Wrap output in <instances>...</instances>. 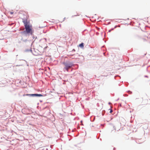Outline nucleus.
I'll return each instance as SVG.
<instances>
[{
	"instance_id": "nucleus-4",
	"label": "nucleus",
	"mask_w": 150,
	"mask_h": 150,
	"mask_svg": "<svg viewBox=\"0 0 150 150\" xmlns=\"http://www.w3.org/2000/svg\"><path fill=\"white\" fill-rule=\"evenodd\" d=\"M79 47L83 48V47H84V44L83 43H82L80 44L79 45Z\"/></svg>"
},
{
	"instance_id": "nucleus-1",
	"label": "nucleus",
	"mask_w": 150,
	"mask_h": 150,
	"mask_svg": "<svg viewBox=\"0 0 150 150\" xmlns=\"http://www.w3.org/2000/svg\"><path fill=\"white\" fill-rule=\"evenodd\" d=\"M23 22L25 29V31H25L27 34L32 35L33 32L32 25H30L27 21H24Z\"/></svg>"
},
{
	"instance_id": "nucleus-5",
	"label": "nucleus",
	"mask_w": 150,
	"mask_h": 150,
	"mask_svg": "<svg viewBox=\"0 0 150 150\" xmlns=\"http://www.w3.org/2000/svg\"><path fill=\"white\" fill-rule=\"evenodd\" d=\"M10 13L11 14H12L13 13V12H10Z\"/></svg>"
},
{
	"instance_id": "nucleus-6",
	"label": "nucleus",
	"mask_w": 150,
	"mask_h": 150,
	"mask_svg": "<svg viewBox=\"0 0 150 150\" xmlns=\"http://www.w3.org/2000/svg\"><path fill=\"white\" fill-rule=\"evenodd\" d=\"M112 112V110H111L110 111V113H111Z\"/></svg>"
},
{
	"instance_id": "nucleus-7",
	"label": "nucleus",
	"mask_w": 150,
	"mask_h": 150,
	"mask_svg": "<svg viewBox=\"0 0 150 150\" xmlns=\"http://www.w3.org/2000/svg\"><path fill=\"white\" fill-rule=\"evenodd\" d=\"M78 16V15H75V16ZM74 16H72V17H73Z\"/></svg>"
},
{
	"instance_id": "nucleus-2",
	"label": "nucleus",
	"mask_w": 150,
	"mask_h": 150,
	"mask_svg": "<svg viewBox=\"0 0 150 150\" xmlns=\"http://www.w3.org/2000/svg\"><path fill=\"white\" fill-rule=\"evenodd\" d=\"M63 64L64 65V69L66 70L67 71L69 69L71 68L73 65L71 63H66L65 62L63 63Z\"/></svg>"
},
{
	"instance_id": "nucleus-3",
	"label": "nucleus",
	"mask_w": 150,
	"mask_h": 150,
	"mask_svg": "<svg viewBox=\"0 0 150 150\" xmlns=\"http://www.w3.org/2000/svg\"><path fill=\"white\" fill-rule=\"evenodd\" d=\"M26 96H41L42 95L40 94H27L25 95Z\"/></svg>"
}]
</instances>
